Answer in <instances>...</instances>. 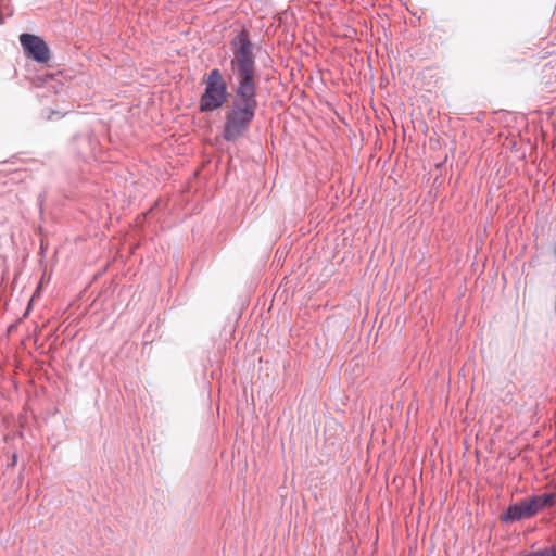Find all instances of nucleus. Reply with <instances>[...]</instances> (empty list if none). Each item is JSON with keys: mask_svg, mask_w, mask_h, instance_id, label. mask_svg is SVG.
Listing matches in <instances>:
<instances>
[{"mask_svg": "<svg viewBox=\"0 0 556 556\" xmlns=\"http://www.w3.org/2000/svg\"><path fill=\"white\" fill-rule=\"evenodd\" d=\"M231 72L236 80V100L226 116L224 138L235 140L243 135L254 117L256 102V67L252 45L247 31L238 34L231 42Z\"/></svg>", "mask_w": 556, "mask_h": 556, "instance_id": "obj_1", "label": "nucleus"}, {"mask_svg": "<svg viewBox=\"0 0 556 556\" xmlns=\"http://www.w3.org/2000/svg\"><path fill=\"white\" fill-rule=\"evenodd\" d=\"M205 91L200 100L202 112L220 108L227 97V85L218 70H212L205 79Z\"/></svg>", "mask_w": 556, "mask_h": 556, "instance_id": "obj_2", "label": "nucleus"}, {"mask_svg": "<svg viewBox=\"0 0 556 556\" xmlns=\"http://www.w3.org/2000/svg\"><path fill=\"white\" fill-rule=\"evenodd\" d=\"M20 43L26 58L38 63H48L51 59V51L47 42L39 36L33 34H21Z\"/></svg>", "mask_w": 556, "mask_h": 556, "instance_id": "obj_3", "label": "nucleus"}, {"mask_svg": "<svg viewBox=\"0 0 556 556\" xmlns=\"http://www.w3.org/2000/svg\"><path fill=\"white\" fill-rule=\"evenodd\" d=\"M530 513L535 516L538 513L556 504V492H545L526 498Z\"/></svg>", "mask_w": 556, "mask_h": 556, "instance_id": "obj_4", "label": "nucleus"}, {"mask_svg": "<svg viewBox=\"0 0 556 556\" xmlns=\"http://www.w3.org/2000/svg\"><path fill=\"white\" fill-rule=\"evenodd\" d=\"M532 515L530 513L528 503L525 500L510 505L507 510L502 515V520L505 522L508 521H517L521 519H528L531 518Z\"/></svg>", "mask_w": 556, "mask_h": 556, "instance_id": "obj_5", "label": "nucleus"}, {"mask_svg": "<svg viewBox=\"0 0 556 556\" xmlns=\"http://www.w3.org/2000/svg\"><path fill=\"white\" fill-rule=\"evenodd\" d=\"M519 556H556V545H552L528 553H522Z\"/></svg>", "mask_w": 556, "mask_h": 556, "instance_id": "obj_6", "label": "nucleus"}]
</instances>
